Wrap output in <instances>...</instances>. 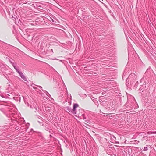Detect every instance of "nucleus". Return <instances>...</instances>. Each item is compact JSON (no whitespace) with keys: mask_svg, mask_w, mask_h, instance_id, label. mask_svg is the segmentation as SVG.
<instances>
[{"mask_svg":"<svg viewBox=\"0 0 156 156\" xmlns=\"http://www.w3.org/2000/svg\"><path fill=\"white\" fill-rule=\"evenodd\" d=\"M136 76L134 73H131L128 77V79L130 80V83L133 84L135 81V79L136 78Z\"/></svg>","mask_w":156,"mask_h":156,"instance_id":"1","label":"nucleus"},{"mask_svg":"<svg viewBox=\"0 0 156 156\" xmlns=\"http://www.w3.org/2000/svg\"><path fill=\"white\" fill-rule=\"evenodd\" d=\"M73 107L72 109V113L73 114H77L76 108L79 106V105L77 103H74L73 104Z\"/></svg>","mask_w":156,"mask_h":156,"instance_id":"2","label":"nucleus"},{"mask_svg":"<svg viewBox=\"0 0 156 156\" xmlns=\"http://www.w3.org/2000/svg\"><path fill=\"white\" fill-rule=\"evenodd\" d=\"M111 101L110 100L107 101H103L102 103L103 104H105V106L108 108H109L110 106H111Z\"/></svg>","mask_w":156,"mask_h":156,"instance_id":"3","label":"nucleus"},{"mask_svg":"<svg viewBox=\"0 0 156 156\" xmlns=\"http://www.w3.org/2000/svg\"><path fill=\"white\" fill-rule=\"evenodd\" d=\"M129 152L127 150H123L120 152V155L121 156H128L129 154Z\"/></svg>","mask_w":156,"mask_h":156,"instance_id":"4","label":"nucleus"},{"mask_svg":"<svg viewBox=\"0 0 156 156\" xmlns=\"http://www.w3.org/2000/svg\"><path fill=\"white\" fill-rule=\"evenodd\" d=\"M19 74L20 75V76L21 77V78L22 79H23L25 81H27V79L26 78V77L24 75L23 73L22 72L20 73Z\"/></svg>","mask_w":156,"mask_h":156,"instance_id":"5","label":"nucleus"},{"mask_svg":"<svg viewBox=\"0 0 156 156\" xmlns=\"http://www.w3.org/2000/svg\"><path fill=\"white\" fill-rule=\"evenodd\" d=\"M111 142L114 143V142L115 141V140H116L115 137L114 136H111Z\"/></svg>","mask_w":156,"mask_h":156,"instance_id":"6","label":"nucleus"},{"mask_svg":"<svg viewBox=\"0 0 156 156\" xmlns=\"http://www.w3.org/2000/svg\"><path fill=\"white\" fill-rule=\"evenodd\" d=\"M93 98H92V100L93 101V102H94V103L96 104L97 105V104L98 103V101L97 100H95V98H94V97Z\"/></svg>","mask_w":156,"mask_h":156,"instance_id":"7","label":"nucleus"},{"mask_svg":"<svg viewBox=\"0 0 156 156\" xmlns=\"http://www.w3.org/2000/svg\"><path fill=\"white\" fill-rule=\"evenodd\" d=\"M66 109L69 112L72 113V109L71 108L68 107H66Z\"/></svg>","mask_w":156,"mask_h":156,"instance_id":"8","label":"nucleus"},{"mask_svg":"<svg viewBox=\"0 0 156 156\" xmlns=\"http://www.w3.org/2000/svg\"><path fill=\"white\" fill-rule=\"evenodd\" d=\"M37 87H39V88H41V90H42L43 91H44V92H46V94L48 95L47 94H49L46 91L44 90H43L42 89V87L40 86H38V85H36Z\"/></svg>","mask_w":156,"mask_h":156,"instance_id":"9","label":"nucleus"},{"mask_svg":"<svg viewBox=\"0 0 156 156\" xmlns=\"http://www.w3.org/2000/svg\"><path fill=\"white\" fill-rule=\"evenodd\" d=\"M0 111L2 112L4 114H5V110L3 108H1L0 109Z\"/></svg>","mask_w":156,"mask_h":156,"instance_id":"10","label":"nucleus"},{"mask_svg":"<svg viewBox=\"0 0 156 156\" xmlns=\"http://www.w3.org/2000/svg\"><path fill=\"white\" fill-rule=\"evenodd\" d=\"M154 133L155 134L156 133V131H154V132H148V134H151Z\"/></svg>","mask_w":156,"mask_h":156,"instance_id":"11","label":"nucleus"},{"mask_svg":"<svg viewBox=\"0 0 156 156\" xmlns=\"http://www.w3.org/2000/svg\"><path fill=\"white\" fill-rule=\"evenodd\" d=\"M138 84H139L138 82L137 81L136 82V83H135V85H134V87H135L136 88L137 86L138 85Z\"/></svg>","mask_w":156,"mask_h":156,"instance_id":"12","label":"nucleus"},{"mask_svg":"<svg viewBox=\"0 0 156 156\" xmlns=\"http://www.w3.org/2000/svg\"><path fill=\"white\" fill-rule=\"evenodd\" d=\"M11 63H12V66H13V67H14V68L15 69H16V66L14 65V63H13V62H11Z\"/></svg>","mask_w":156,"mask_h":156,"instance_id":"13","label":"nucleus"},{"mask_svg":"<svg viewBox=\"0 0 156 156\" xmlns=\"http://www.w3.org/2000/svg\"><path fill=\"white\" fill-rule=\"evenodd\" d=\"M15 69L16 70V72L19 73H19H20L21 72H20L19 70L18 69H17V68H16V69Z\"/></svg>","mask_w":156,"mask_h":156,"instance_id":"14","label":"nucleus"},{"mask_svg":"<svg viewBox=\"0 0 156 156\" xmlns=\"http://www.w3.org/2000/svg\"><path fill=\"white\" fill-rule=\"evenodd\" d=\"M147 150V147H144V151H146Z\"/></svg>","mask_w":156,"mask_h":156,"instance_id":"15","label":"nucleus"},{"mask_svg":"<svg viewBox=\"0 0 156 156\" xmlns=\"http://www.w3.org/2000/svg\"><path fill=\"white\" fill-rule=\"evenodd\" d=\"M33 87L34 89L35 90H39L37 89V87Z\"/></svg>","mask_w":156,"mask_h":156,"instance_id":"16","label":"nucleus"},{"mask_svg":"<svg viewBox=\"0 0 156 156\" xmlns=\"http://www.w3.org/2000/svg\"><path fill=\"white\" fill-rule=\"evenodd\" d=\"M8 98H9L11 99L12 98H14V97H13L12 96H11V97H8Z\"/></svg>","mask_w":156,"mask_h":156,"instance_id":"17","label":"nucleus"},{"mask_svg":"<svg viewBox=\"0 0 156 156\" xmlns=\"http://www.w3.org/2000/svg\"><path fill=\"white\" fill-rule=\"evenodd\" d=\"M83 117V119H86V118H85V117H84V114H83L82 115Z\"/></svg>","mask_w":156,"mask_h":156,"instance_id":"18","label":"nucleus"},{"mask_svg":"<svg viewBox=\"0 0 156 156\" xmlns=\"http://www.w3.org/2000/svg\"><path fill=\"white\" fill-rule=\"evenodd\" d=\"M7 94V95H8V96H10V95L9 94Z\"/></svg>","mask_w":156,"mask_h":156,"instance_id":"19","label":"nucleus"},{"mask_svg":"<svg viewBox=\"0 0 156 156\" xmlns=\"http://www.w3.org/2000/svg\"><path fill=\"white\" fill-rule=\"evenodd\" d=\"M10 94H11L12 96V93H10Z\"/></svg>","mask_w":156,"mask_h":156,"instance_id":"20","label":"nucleus"},{"mask_svg":"<svg viewBox=\"0 0 156 156\" xmlns=\"http://www.w3.org/2000/svg\"><path fill=\"white\" fill-rule=\"evenodd\" d=\"M128 103H130V102H129V100H128ZM130 103H131V102H130Z\"/></svg>","mask_w":156,"mask_h":156,"instance_id":"21","label":"nucleus"},{"mask_svg":"<svg viewBox=\"0 0 156 156\" xmlns=\"http://www.w3.org/2000/svg\"><path fill=\"white\" fill-rule=\"evenodd\" d=\"M33 130V129H31V130Z\"/></svg>","mask_w":156,"mask_h":156,"instance_id":"22","label":"nucleus"}]
</instances>
